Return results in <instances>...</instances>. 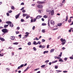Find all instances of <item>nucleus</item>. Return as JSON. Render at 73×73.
Masks as SVG:
<instances>
[{
	"mask_svg": "<svg viewBox=\"0 0 73 73\" xmlns=\"http://www.w3.org/2000/svg\"><path fill=\"white\" fill-rule=\"evenodd\" d=\"M42 32L43 33H45V29L42 30Z\"/></svg>",
	"mask_w": 73,
	"mask_h": 73,
	"instance_id": "28",
	"label": "nucleus"
},
{
	"mask_svg": "<svg viewBox=\"0 0 73 73\" xmlns=\"http://www.w3.org/2000/svg\"><path fill=\"white\" fill-rule=\"evenodd\" d=\"M51 11L49 9H46V12H50Z\"/></svg>",
	"mask_w": 73,
	"mask_h": 73,
	"instance_id": "13",
	"label": "nucleus"
},
{
	"mask_svg": "<svg viewBox=\"0 0 73 73\" xmlns=\"http://www.w3.org/2000/svg\"><path fill=\"white\" fill-rule=\"evenodd\" d=\"M31 23H33V19H31Z\"/></svg>",
	"mask_w": 73,
	"mask_h": 73,
	"instance_id": "57",
	"label": "nucleus"
},
{
	"mask_svg": "<svg viewBox=\"0 0 73 73\" xmlns=\"http://www.w3.org/2000/svg\"><path fill=\"white\" fill-rule=\"evenodd\" d=\"M49 23H50V20H48V26H50V25L49 24Z\"/></svg>",
	"mask_w": 73,
	"mask_h": 73,
	"instance_id": "40",
	"label": "nucleus"
},
{
	"mask_svg": "<svg viewBox=\"0 0 73 73\" xmlns=\"http://www.w3.org/2000/svg\"><path fill=\"white\" fill-rule=\"evenodd\" d=\"M37 3L38 4H44V3H45V2L44 1H38L37 2Z\"/></svg>",
	"mask_w": 73,
	"mask_h": 73,
	"instance_id": "8",
	"label": "nucleus"
},
{
	"mask_svg": "<svg viewBox=\"0 0 73 73\" xmlns=\"http://www.w3.org/2000/svg\"><path fill=\"white\" fill-rule=\"evenodd\" d=\"M36 19H36V18L34 19L33 20V22H35V21H36Z\"/></svg>",
	"mask_w": 73,
	"mask_h": 73,
	"instance_id": "43",
	"label": "nucleus"
},
{
	"mask_svg": "<svg viewBox=\"0 0 73 73\" xmlns=\"http://www.w3.org/2000/svg\"><path fill=\"white\" fill-rule=\"evenodd\" d=\"M54 49H52L50 51V53H52L53 52H54Z\"/></svg>",
	"mask_w": 73,
	"mask_h": 73,
	"instance_id": "15",
	"label": "nucleus"
},
{
	"mask_svg": "<svg viewBox=\"0 0 73 73\" xmlns=\"http://www.w3.org/2000/svg\"><path fill=\"white\" fill-rule=\"evenodd\" d=\"M60 38H61V36H59L58 37V39H59Z\"/></svg>",
	"mask_w": 73,
	"mask_h": 73,
	"instance_id": "60",
	"label": "nucleus"
},
{
	"mask_svg": "<svg viewBox=\"0 0 73 73\" xmlns=\"http://www.w3.org/2000/svg\"><path fill=\"white\" fill-rule=\"evenodd\" d=\"M29 69V67H28L27 68L24 70V72H26V71L28 70Z\"/></svg>",
	"mask_w": 73,
	"mask_h": 73,
	"instance_id": "19",
	"label": "nucleus"
},
{
	"mask_svg": "<svg viewBox=\"0 0 73 73\" xmlns=\"http://www.w3.org/2000/svg\"><path fill=\"white\" fill-rule=\"evenodd\" d=\"M37 7L39 8H42L43 7V6L41 5H38L37 6Z\"/></svg>",
	"mask_w": 73,
	"mask_h": 73,
	"instance_id": "12",
	"label": "nucleus"
},
{
	"mask_svg": "<svg viewBox=\"0 0 73 73\" xmlns=\"http://www.w3.org/2000/svg\"><path fill=\"white\" fill-rule=\"evenodd\" d=\"M48 51H45L44 52L43 54H45L46 53H48Z\"/></svg>",
	"mask_w": 73,
	"mask_h": 73,
	"instance_id": "18",
	"label": "nucleus"
},
{
	"mask_svg": "<svg viewBox=\"0 0 73 73\" xmlns=\"http://www.w3.org/2000/svg\"><path fill=\"white\" fill-rule=\"evenodd\" d=\"M59 61H60V62H64V61H63V60L61 58L59 59Z\"/></svg>",
	"mask_w": 73,
	"mask_h": 73,
	"instance_id": "30",
	"label": "nucleus"
},
{
	"mask_svg": "<svg viewBox=\"0 0 73 73\" xmlns=\"http://www.w3.org/2000/svg\"><path fill=\"white\" fill-rule=\"evenodd\" d=\"M10 39H11V40H13L15 39V37L14 36H11L10 37Z\"/></svg>",
	"mask_w": 73,
	"mask_h": 73,
	"instance_id": "10",
	"label": "nucleus"
},
{
	"mask_svg": "<svg viewBox=\"0 0 73 73\" xmlns=\"http://www.w3.org/2000/svg\"><path fill=\"white\" fill-rule=\"evenodd\" d=\"M54 29H52L53 31H55V30H57V26L54 27Z\"/></svg>",
	"mask_w": 73,
	"mask_h": 73,
	"instance_id": "6",
	"label": "nucleus"
},
{
	"mask_svg": "<svg viewBox=\"0 0 73 73\" xmlns=\"http://www.w3.org/2000/svg\"><path fill=\"white\" fill-rule=\"evenodd\" d=\"M39 48H42V45H40L39 46Z\"/></svg>",
	"mask_w": 73,
	"mask_h": 73,
	"instance_id": "61",
	"label": "nucleus"
},
{
	"mask_svg": "<svg viewBox=\"0 0 73 73\" xmlns=\"http://www.w3.org/2000/svg\"><path fill=\"white\" fill-rule=\"evenodd\" d=\"M68 21L69 23H71V22H72V19H70Z\"/></svg>",
	"mask_w": 73,
	"mask_h": 73,
	"instance_id": "42",
	"label": "nucleus"
},
{
	"mask_svg": "<svg viewBox=\"0 0 73 73\" xmlns=\"http://www.w3.org/2000/svg\"><path fill=\"white\" fill-rule=\"evenodd\" d=\"M6 71H7V70L9 71L10 70V68H6Z\"/></svg>",
	"mask_w": 73,
	"mask_h": 73,
	"instance_id": "23",
	"label": "nucleus"
},
{
	"mask_svg": "<svg viewBox=\"0 0 73 73\" xmlns=\"http://www.w3.org/2000/svg\"><path fill=\"white\" fill-rule=\"evenodd\" d=\"M35 29V26H34L33 27V30H34Z\"/></svg>",
	"mask_w": 73,
	"mask_h": 73,
	"instance_id": "49",
	"label": "nucleus"
},
{
	"mask_svg": "<svg viewBox=\"0 0 73 73\" xmlns=\"http://www.w3.org/2000/svg\"><path fill=\"white\" fill-rule=\"evenodd\" d=\"M21 5H24V3H22L21 4Z\"/></svg>",
	"mask_w": 73,
	"mask_h": 73,
	"instance_id": "64",
	"label": "nucleus"
},
{
	"mask_svg": "<svg viewBox=\"0 0 73 73\" xmlns=\"http://www.w3.org/2000/svg\"><path fill=\"white\" fill-rule=\"evenodd\" d=\"M23 12H26V11H25V10H23L22 11Z\"/></svg>",
	"mask_w": 73,
	"mask_h": 73,
	"instance_id": "52",
	"label": "nucleus"
},
{
	"mask_svg": "<svg viewBox=\"0 0 73 73\" xmlns=\"http://www.w3.org/2000/svg\"><path fill=\"white\" fill-rule=\"evenodd\" d=\"M25 34L27 35H25V36L23 37V38H27L28 36H29V34H30V33L28 32H26L25 33Z\"/></svg>",
	"mask_w": 73,
	"mask_h": 73,
	"instance_id": "2",
	"label": "nucleus"
},
{
	"mask_svg": "<svg viewBox=\"0 0 73 73\" xmlns=\"http://www.w3.org/2000/svg\"><path fill=\"white\" fill-rule=\"evenodd\" d=\"M35 38L36 39V40H39V39L37 38V37H36Z\"/></svg>",
	"mask_w": 73,
	"mask_h": 73,
	"instance_id": "62",
	"label": "nucleus"
},
{
	"mask_svg": "<svg viewBox=\"0 0 73 73\" xmlns=\"http://www.w3.org/2000/svg\"><path fill=\"white\" fill-rule=\"evenodd\" d=\"M12 10H10L9 11V13H12Z\"/></svg>",
	"mask_w": 73,
	"mask_h": 73,
	"instance_id": "47",
	"label": "nucleus"
},
{
	"mask_svg": "<svg viewBox=\"0 0 73 73\" xmlns=\"http://www.w3.org/2000/svg\"><path fill=\"white\" fill-rule=\"evenodd\" d=\"M45 66V65H43L41 66V68H44Z\"/></svg>",
	"mask_w": 73,
	"mask_h": 73,
	"instance_id": "38",
	"label": "nucleus"
},
{
	"mask_svg": "<svg viewBox=\"0 0 73 73\" xmlns=\"http://www.w3.org/2000/svg\"><path fill=\"white\" fill-rule=\"evenodd\" d=\"M50 12L51 13V16H53V15L54 13V10H52Z\"/></svg>",
	"mask_w": 73,
	"mask_h": 73,
	"instance_id": "4",
	"label": "nucleus"
},
{
	"mask_svg": "<svg viewBox=\"0 0 73 73\" xmlns=\"http://www.w3.org/2000/svg\"><path fill=\"white\" fill-rule=\"evenodd\" d=\"M27 44L28 45H31V42H29Z\"/></svg>",
	"mask_w": 73,
	"mask_h": 73,
	"instance_id": "22",
	"label": "nucleus"
},
{
	"mask_svg": "<svg viewBox=\"0 0 73 73\" xmlns=\"http://www.w3.org/2000/svg\"><path fill=\"white\" fill-rule=\"evenodd\" d=\"M33 49H34V51H36V50H37V49L35 48V47H34L33 48Z\"/></svg>",
	"mask_w": 73,
	"mask_h": 73,
	"instance_id": "31",
	"label": "nucleus"
},
{
	"mask_svg": "<svg viewBox=\"0 0 73 73\" xmlns=\"http://www.w3.org/2000/svg\"><path fill=\"white\" fill-rule=\"evenodd\" d=\"M65 42H66L65 41L64 42H62L61 44L62 45H64V44H65Z\"/></svg>",
	"mask_w": 73,
	"mask_h": 73,
	"instance_id": "39",
	"label": "nucleus"
},
{
	"mask_svg": "<svg viewBox=\"0 0 73 73\" xmlns=\"http://www.w3.org/2000/svg\"><path fill=\"white\" fill-rule=\"evenodd\" d=\"M6 23L7 24H10V27L12 28V27H13V23H12V22L10 21H7L6 22Z\"/></svg>",
	"mask_w": 73,
	"mask_h": 73,
	"instance_id": "1",
	"label": "nucleus"
},
{
	"mask_svg": "<svg viewBox=\"0 0 73 73\" xmlns=\"http://www.w3.org/2000/svg\"><path fill=\"white\" fill-rule=\"evenodd\" d=\"M41 17H42V16L39 15L36 17V19H40V18H41Z\"/></svg>",
	"mask_w": 73,
	"mask_h": 73,
	"instance_id": "5",
	"label": "nucleus"
},
{
	"mask_svg": "<svg viewBox=\"0 0 73 73\" xmlns=\"http://www.w3.org/2000/svg\"><path fill=\"white\" fill-rule=\"evenodd\" d=\"M67 59H68V58H64V60H65V61H66V60H67Z\"/></svg>",
	"mask_w": 73,
	"mask_h": 73,
	"instance_id": "54",
	"label": "nucleus"
},
{
	"mask_svg": "<svg viewBox=\"0 0 73 73\" xmlns=\"http://www.w3.org/2000/svg\"><path fill=\"white\" fill-rule=\"evenodd\" d=\"M65 1V0H63V1H62V3H64Z\"/></svg>",
	"mask_w": 73,
	"mask_h": 73,
	"instance_id": "53",
	"label": "nucleus"
},
{
	"mask_svg": "<svg viewBox=\"0 0 73 73\" xmlns=\"http://www.w3.org/2000/svg\"><path fill=\"white\" fill-rule=\"evenodd\" d=\"M55 69H57L58 68V66H55Z\"/></svg>",
	"mask_w": 73,
	"mask_h": 73,
	"instance_id": "46",
	"label": "nucleus"
},
{
	"mask_svg": "<svg viewBox=\"0 0 73 73\" xmlns=\"http://www.w3.org/2000/svg\"><path fill=\"white\" fill-rule=\"evenodd\" d=\"M65 49H66V48H65V47L62 48V50H65Z\"/></svg>",
	"mask_w": 73,
	"mask_h": 73,
	"instance_id": "63",
	"label": "nucleus"
},
{
	"mask_svg": "<svg viewBox=\"0 0 73 73\" xmlns=\"http://www.w3.org/2000/svg\"><path fill=\"white\" fill-rule=\"evenodd\" d=\"M1 41H5V39L3 38H1Z\"/></svg>",
	"mask_w": 73,
	"mask_h": 73,
	"instance_id": "27",
	"label": "nucleus"
},
{
	"mask_svg": "<svg viewBox=\"0 0 73 73\" xmlns=\"http://www.w3.org/2000/svg\"><path fill=\"white\" fill-rule=\"evenodd\" d=\"M47 17H47V16H46V15H44L43 16V18H45V19L47 18Z\"/></svg>",
	"mask_w": 73,
	"mask_h": 73,
	"instance_id": "33",
	"label": "nucleus"
},
{
	"mask_svg": "<svg viewBox=\"0 0 73 73\" xmlns=\"http://www.w3.org/2000/svg\"><path fill=\"white\" fill-rule=\"evenodd\" d=\"M42 26L46 25V23H43L42 24Z\"/></svg>",
	"mask_w": 73,
	"mask_h": 73,
	"instance_id": "20",
	"label": "nucleus"
},
{
	"mask_svg": "<svg viewBox=\"0 0 73 73\" xmlns=\"http://www.w3.org/2000/svg\"><path fill=\"white\" fill-rule=\"evenodd\" d=\"M62 52H61L60 53V54L59 56H59V57H61V56H62Z\"/></svg>",
	"mask_w": 73,
	"mask_h": 73,
	"instance_id": "34",
	"label": "nucleus"
},
{
	"mask_svg": "<svg viewBox=\"0 0 73 73\" xmlns=\"http://www.w3.org/2000/svg\"><path fill=\"white\" fill-rule=\"evenodd\" d=\"M49 45H48L47 46V48H49Z\"/></svg>",
	"mask_w": 73,
	"mask_h": 73,
	"instance_id": "59",
	"label": "nucleus"
},
{
	"mask_svg": "<svg viewBox=\"0 0 73 73\" xmlns=\"http://www.w3.org/2000/svg\"><path fill=\"white\" fill-rule=\"evenodd\" d=\"M16 34H18V33H19V31H16Z\"/></svg>",
	"mask_w": 73,
	"mask_h": 73,
	"instance_id": "50",
	"label": "nucleus"
},
{
	"mask_svg": "<svg viewBox=\"0 0 73 73\" xmlns=\"http://www.w3.org/2000/svg\"><path fill=\"white\" fill-rule=\"evenodd\" d=\"M62 5H63L62 4L60 3L58 5V7H60L61 6H62Z\"/></svg>",
	"mask_w": 73,
	"mask_h": 73,
	"instance_id": "26",
	"label": "nucleus"
},
{
	"mask_svg": "<svg viewBox=\"0 0 73 73\" xmlns=\"http://www.w3.org/2000/svg\"><path fill=\"white\" fill-rule=\"evenodd\" d=\"M9 25V24H8L7 25H5L4 27V28H7V27H8Z\"/></svg>",
	"mask_w": 73,
	"mask_h": 73,
	"instance_id": "17",
	"label": "nucleus"
},
{
	"mask_svg": "<svg viewBox=\"0 0 73 73\" xmlns=\"http://www.w3.org/2000/svg\"><path fill=\"white\" fill-rule=\"evenodd\" d=\"M45 40L44 39L42 40V42H45Z\"/></svg>",
	"mask_w": 73,
	"mask_h": 73,
	"instance_id": "37",
	"label": "nucleus"
},
{
	"mask_svg": "<svg viewBox=\"0 0 73 73\" xmlns=\"http://www.w3.org/2000/svg\"><path fill=\"white\" fill-rule=\"evenodd\" d=\"M57 62V60H55L54 61H53L52 62V64H54V63H56V62Z\"/></svg>",
	"mask_w": 73,
	"mask_h": 73,
	"instance_id": "25",
	"label": "nucleus"
},
{
	"mask_svg": "<svg viewBox=\"0 0 73 73\" xmlns=\"http://www.w3.org/2000/svg\"><path fill=\"white\" fill-rule=\"evenodd\" d=\"M45 46L44 45H43L42 46V49H43V48H45Z\"/></svg>",
	"mask_w": 73,
	"mask_h": 73,
	"instance_id": "41",
	"label": "nucleus"
},
{
	"mask_svg": "<svg viewBox=\"0 0 73 73\" xmlns=\"http://www.w3.org/2000/svg\"><path fill=\"white\" fill-rule=\"evenodd\" d=\"M27 15L26 14H23V16H24V17H25V16H27Z\"/></svg>",
	"mask_w": 73,
	"mask_h": 73,
	"instance_id": "29",
	"label": "nucleus"
},
{
	"mask_svg": "<svg viewBox=\"0 0 73 73\" xmlns=\"http://www.w3.org/2000/svg\"><path fill=\"white\" fill-rule=\"evenodd\" d=\"M56 72H61L62 71L61 70H56Z\"/></svg>",
	"mask_w": 73,
	"mask_h": 73,
	"instance_id": "45",
	"label": "nucleus"
},
{
	"mask_svg": "<svg viewBox=\"0 0 73 73\" xmlns=\"http://www.w3.org/2000/svg\"><path fill=\"white\" fill-rule=\"evenodd\" d=\"M37 43H38V44H41V42H40V41H38V42H37Z\"/></svg>",
	"mask_w": 73,
	"mask_h": 73,
	"instance_id": "51",
	"label": "nucleus"
},
{
	"mask_svg": "<svg viewBox=\"0 0 73 73\" xmlns=\"http://www.w3.org/2000/svg\"><path fill=\"white\" fill-rule=\"evenodd\" d=\"M70 59L73 60V57L72 56L70 57Z\"/></svg>",
	"mask_w": 73,
	"mask_h": 73,
	"instance_id": "56",
	"label": "nucleus"
},
{
	"mask_svg": "<svg viewBox=\"0 0 73 73\" xmlns=\"http://www.w3.org/2000/svg\"><path fill=\"white\" fill-rule=\"evenodd\" d=\"M2 32H3V33H7L8 32V30L5 29H2Z\"/></svg>",
	"mask_w": 73,
	"mask_h": 73,
	"instance_id": "3",
	"label": "nucleus"
},
{
	"mask_svg": "<svg viewBox=\"0 0 73 73\" xmlns=\"http://www.w3.org/2000/svg\"><path fill=\"white\" fill-rule=\"evenodd\" d=\"M62 25V24L61 23H59L58 24V27H61Z\"/></svg>",
	"mask_w": 73,
	"mask_h": 73,
	"instance_id": "16",
	"label": "nucleus"
},
{
	"mask_svg": "<svg viewBox=\"0 0 73 73\" xmlns=\"http://www.w3.org/2000/svg\"><path fill=\"white\" fill-rule=\"evenodd\" d=\"M33 44H34V45H37V44H38V43L36 42V41H34L33 42Z\"/></svg>",
	"mask_w": 73,
	"mask_h": 73,
	"instance_id": "14",
	"label": "nucleus"
},
{
	"mask_svg": "<svg viewBox=\"0 0 73 73\" xmlns=\"http://www.w3.org/2000/svg\"><path fill=\"white\" fill-rule=\"evenodd\" d=\"M29 17H30V16H29V15H28L26 17V19H28V18H29Z\"/></svg>",
	"mask_w": 73,
	"mask_h": 73,
	"instance_id": "36",
	"label": "nucleus"
},
{
	"mask_svg": "<svg viewBox=\"0 0 73 73\" xmlns=\"http://www.w3.org/2000/svg\"><path fill=\"white\" fill-rule=\"evenodd\" d=\"M50 23L51 24H52V25H53L54 24V21L52 20H51L50 21Z\"/></svg>",
	"mask_w": 73,
	"mask_h": 73,
	"instance_id": "7",
	"label": "nucleus"
},
{
	"mask_svg": "<svg viewBox=\"0 0 73 73\" xmlns=\"http://www.w3.org/2000/svg\"><path fill=\"white\" fill-rule=\"evenodd\" d=\"M19 43L17 42H15V43H13V44L14 45H18Z\"/></svg>",
	"mask_w": 73,
	"mask_h": 73,
	"instance_id": "21",
	"label": "nucleus"
},
{
	"mask_svg": "<svg viewBox=\"0 0 73 73\" xmlns=\"http://www.w3.org/2000/svg\"><path fill=\"white\" fill-rule=\"evenodd\" d=\"M20 13H19L18 14V15H17L15 16V18L16 19H17L18 18V17H19V16H20Z\"/></svg>",
	"mask_w": 73,
	"mask_h": 73,
	"instance_id": "11",
	"label": "nucleus"
},
{
	"mask_svg": "<svg viewBox=\"0 0 73 73\" xmlns=\"http://www.w3.org/2000/svg\"><path fill=\"white\" fill-rule=\"evenodd\" d=\"M60 41H61L62 42H66V41L65 40V39H64L63 38H61L60 39Z\"/></svg>",
	"mask_w": 73,
	"mask_h": 73,
	"instance_id": "9",
	"label": "nucleus"
},
{
	"mask_svg": "<svg viewBox=\"0 0 73 73\" xmlns=\"http://www.w3.org/2000/svg\"><path fill=\"white\" fill-rule=\"evenodd\" d=\"M24 64H22L21 65V66H21V68H23V66H24Z\"/></svg>",
	"mask_w": 73,
	"mask_h": 73,
	"instance_id": "44",
	"label": "nucleus"
},
{
	"mask_svg": "<svg viewBox=\"0 0 73 73\" xmlns=\"http://www.w3.org/2000/svg\"><path fill=\"white\" fill-rule=\"evenodd\" d=\"M49 60H46L45 61V63H48V62H49Z\"/></svg>",
	"mask_w": 73,
	"mask_h": 73,
	"instance_id": "35",
	"label": "nucleus"
},
{
	"mask_svg": "<svg viewBox=\"0 0 73 73\" xmlns=\"http://www.w3.org/2000/svg\"><path fill=\"white\" fill-rule=\"evenodd\" d=\"M21 22H23V21H24V20L23 19H22L21 20Z\"/></svg>",
	"mask_w": 73,
	"mask_h": 73,
	"instance_id": "48",
	"label": "nucleus"
},
{
	"mask_svg": "<svg viewBox=\"0 0 73 73\" xmlns=\"http://www.w3.org/2000/svg\"><path fill=\"white\" fill-rule=\"evenodd\" d=\"M14 52H12V56H14Z\"/></svg>",
	"mask_w": 73,
	"mask_h": 73,
	"instance_id": "55",
	"label": "nucleus"
},
{
	"mask_svg": "<svg viewBox=\"0 0 73 73\" xmlns=\"http://www.w3.org/2000/svg\"><path fill=\"white\" fill-rule=\"evenodd\" d=\"M7 16H9V13H7Z\"/></svg>",
	"mask_w": 73,
	"mask_h": 73,
	"instance_id": "58",
	"label": "nucleus"
},
{
	"mask_svg": "<svg viewBox=\"0 0 73 73\" xmlns=\"http://www.w3.org/2000/svg\"><path fill=\"white\" fill-rule=\"evenodd\" d=\"M68 20V16H67L66 17V21H67Z\"/></svg>",
	"mask_w": 73,
	"mask_h": 73,
	"instance_id": "32",
	"label": "nucleus"
},
{
	"mask_svg": "<svg viewBox=\"0 0 73 73\" xmlns=\"http://www.w3.org/2000/svg\"><path fill=\"white\" fill-rule=\"evenodd\" d=\"M11 9H13V10H14L15 9V7L13 6H12L11 7Z\"/></svg>",
	"mask_w": 73,
	"mask_h": 73,
	"instance_id": "24",
	"label": "nucleus"
}]
</instances>
